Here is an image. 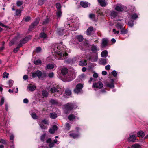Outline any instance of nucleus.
<instances>
[{
  "mask_svg": "<svg viewBox=\"0 0 148 148\" xmlns=\"http://www.w3.org/2000/svg\"><path fill=\"white\" fill-rule=\"evenodd\" d=\"M66 47L62 44H55L53 46L51 51L53 54L52 60L55 59L61 60L65 59L68 54L66 52Z\"/></svg>",
  "mask_w": 148,
  "mask_h": 148,
  "instance_id": "nucleus-1",
  "label": "nucleus"
},
{
  "mask_svg": "<svg viewBox=\"0 0 148 148\" xmlns=\"http://www.w3.org/2000/svg\"><path fill=\"white\" fill-rule=\"evenodd\" d=\"M61 72L62 75L65 76V82L70 81L73 79L75 77V74L74 73H68V69L66 68H63L61 71Z\"/></svg>",
  "mask_w": 148,
  "mask_h": 148,
  "instance_id": "nucleus-2",
  "label": "nucleus"
},
{
  "mask_svg": "<svg viewBox=\"0 0 148 148\" xmlns=\"http://www.w3.org/2000/svg\"><path fill=\"white\" fill-rule=\"evenodd\" d=\"M77 107V105L74 103H67L64 105V112L65 114H68L69 113L70 111L74 108H76Z\"/></svg>",
  "mask_w": 148,
  "mask_h": 148,
  "instance_id": "nucleus-3",
  "label": "nucleus"
},
{
  "mask_svg": "<svg viewBox=\"0 0 148 148\" xmlns=\"http://www.w3.org/2000/svg\"><path fill=\"white\" fill-rule=\"evenodd\" d=\"M39 124L40 127L42 130H45L47 128L46 125H48L49 123L47 120L44 119L42 121L41 123Z\"/></svg>",
  "mask_w": 148,
  "mask_h": 148,
  "instance_id": "nucleus-4",
  "label": "nucleus"
},
{
  "mask_svg": "<svg viewBox=\"0 0 148 148\" xmlns=\"http://www.w3.org/2000/svg\"><path fill=\"white\" fill-rule=\"evenodd\" d=\"M83 87L82 84L79 83L77 84L76 88L74 90V92L77 94L81 93H82V88Z\"/></svg>",
  "mask_w": 148,
  "mask_h": 148,
  "instance_id": "nucleus-5",
  "label": "nucleus"
},
{
  "mask_svg": "<svg viewBox=\"0 0 148 148\" xmlns=\"http://www.w3.org/2000/svg\"><path fill=\"white\" fill-rule=\"evenodd\" d=\"M31 36L30 35L25 37L22 40L20 41L19 47H21L23 44L27 42L31 39Z\"/></svg>",
  "mask_w": 148,
  "mask_h": 148,
  "instance_id": "nucleus-6",
  "label": "nucleus"
},
{
  "mask_svg": "<svg viewBox=\"0 0 148 148\" xmlns=\"http://www.w3.org/2000/svg\"><path fill=\"white\" fill-rule=\"evenodd\" d=\"M47 144L46 147L47 148H52L54 146L52 139L50 138L47 139L46 141Z\"/></svg>",
  "mask_w": 148,
  "mask_h": 148,
  "instance_id": "nucleus-7",
  "label": "nucleus"
},
{
  "mask_svg": "<svg viewBox=\"0 0 148 148\" xmlns=\"http://www.w3.org/2000/svg\"><path fill=\"white\" fill-rule=\"evenodd\" d=\"M103 86V85L101 82H99L97 83H93V87L96 88L100 89Z\"/></svg>",
  "mask_w": 148,
  "mask_h": 148,
  "instance_id": "nucleus-8",
  "label": "nucleus"
},
{
  "mask_svg": "<svg viewBox=\"0 0 148 148\" xmlns=\"http://www.w3.org/2000/svg\"><path fill=\"white\" fill-rule=\"evenodd\" d=\"M42 75V72L39 70H38L35 72L33 73H32V76L34 78H35L37 76L40 78L41 77Z\"/></svg>",
  "mask_w": 148,
  "mask_h": 148,
  "instance_id": "nucleus-9",
  "label": "nucleus"
},
{
  "mask_svg": "<svg viewBox=\"0 0 148 148\" xmlns=\"http://www.w3.org/2000/svg\"><path fill=\"white\" fill-rule=\"evenodd\" d=\"M124 7L121 4H117L115 8V9L118 11L121 12L123 10Z\"/></svg>",
  "mask_w": 148,
  "mask_h": 148,
  "instance_id": "nucleus-10",
  "label": "nucleus"
},
{
  "mask_svg": "<svg viewBox=\"0 0 148 148\" xmlns=\"http://www.w3.org/2000/svg\"><path fill=\"white\" fill-rule=\"evenodd\" d=\"M60 89V87L59 86H57L56 87L53 86L52 88L50 90L51 92L53 93L58 92Z\"/></svg>",
  "mask_w": 148,
  "mask_h": 148,
  "instance_id": "nucleus-11",
  "label": "nucleus"
},
{
  "mask_svg": "<svg viewBox=\"0 0 148 148\" xmlns=\"http://www.w3.org/2000/svg\"><path fill=\"white\" fill-rule=\"evenodd\" d=\"M108 40L106 38H103L102 40L101 47L103 48L107 45Z\"/></svg>",
  "mask_w": 148,
  "mask_h": 148,
  "instance_id": "nucleus-12",
  "label": "nucleus"
},
{
  "mask_svg": "<svg viewBox=\"0 0 148 148\" xmlns=\"http://www.w3.org/2000/svg\"><path fill=\"white\" fill-rule=\"evenodd\" d=\"M136 136L135 135H130L128 138V140L130 142H134L135 141Z\"/></svg>",
  "mask_w": 148,
  "mask_h": 148,
  "instance_id": "nucleus-13",
  "label": "nucleus"
},
{
  "mask_svg": "<svg viewBox=\"0 0 148 148\" xmlns=\"http://www.w3.org/2000/svg\"><path fill=\"white\" fill-rule=\"evenodd\" d=\"M80 5L84 8H86L90 5V4L87 2L82 1L80 2Z\"/></svg>",
  "mask_w": 148,
  "mask_h": 148,
  "instance_id": "nucleus-14",
  "label": "nucleus"
},
{
  "mask_svg": "<svg viewBox=\"0 0 148 148\" xmlns=\"http://www.w3.org/2000/svg\"><path fill=\"white\" fill-rule=\"evenodd\" d=\"M108 62V60L107 59L101 58L99 61V64H101L105 65Z\"/></svg>",
  "mask_w": 148,
  "mask_h": 148,
  "instance_id": "nucleus-15",
  "label": "nucleus"
},
{
  "mask_svg": "<svg viewBox=\"0 0 148 148\" xmlns=\"http://www.w3.org/2000/svg\"><path fill=\"white\" fill-rule=\"evenodd\" d=\"M90 59L92 62H96L98 59L97 54H95V55L92 56Z\"/></svg>",
  "mask_w": 148,
  "mask_h": 148,
  "instance_id": "nucleus-16",
  "label": "nucleus"
},
{
  "mask_svg": "<svg viewBox=\"0 0 148 148\" xmlns=\"http://www.w3.org/2000/svg\"><path fill=\"white\" fill-rule=\"evenodd\" d=\"M49 103L51 105H57L59 103L57 100L51 99L49 101Z\"/></svg>",
  "mask_w": 148,
  "mask_h": 148,
  "instance_id": "nucleus-17",
  "label": "nucleus"
},
{
  "mask_svg": "<svg viewBox=\"0 0 148 148\" xmlns=\"http://www.w3.org/2000/svg\"><path fill=\"white\" fill-rule=\"evenodd\" d=\"M65 94L66 97H68L71 95V92L69 89L67 88L65 90Z\"/></svg>",
  "mask_w": 148,
  "mask_h": 148,
  "instance_id": "nucleus-18",
  "label": "nucleus"
},
{
  "mask_svg": "<svg viewBox=\"0 0 148 148\" xmlns=\"http://www.w3.org/2000/svg\"><path fill=\"white\" fill-rule=\"evenodd\" d=\"M111 16L112 18H115L118 16L117 12L114 11H112L111 13Z\"/></svg>",
  "mask_w": 148,
  "mask_h": 148,
  "instance_id": "nucleus-19",
  "label": "nucleus"
},
{
  "mask_svg": "<svg viewBox=\"0 0 148 148\" xmlns=\"http://www.w3.org/2000/svg\"><path fill=\"white\" fill-rule=\"evenodd\" d=\"M93 29L92 27H90L87 29L86 33L88 35H90Z\"/></svg>",
  "mask_w": 148,
  "mask_h": 148,
  "instance_id": "nucleus-20",
  "label": "nucleus"
},
{
  "mask_svg": "<svg viewBox=\"0 0 148 148\" xmlns=\"http://www.w3.org/2000/svg\"><path fill=\"white\" fill-rule=\"evenodd\" d=\"M27 88L31 91H34L36 88V86L35 85H29Z\"/></svg>",
  "mask_w": 148,
  "mask_h": 148,
  "instance_id": "nucleus-21",
  "label": "nucleus"
},
{
  "mask_svg": "<svg viewBox=\"0 0 148 148\" xmlns=\"http://www.w3.org/2000/svg\"><path fill=\"white\" fill-rule=\"evenodd\" d=\"M116 26L118 29H123L124 28L121 23L117 22Z\"/></svg>",
  "mask_w": 148,
  "mask_h": 148,
  "instance_id": "nucleus-22",
  "label": "nucleus"
},
{
  "mask_svg": "<svg viewBox=\"0 0 148 148\" xmlns=\"http://www.w3.org/2000/svg\"><path fill=\"white\" fill-rule=\"evenodd\" d=\"M55 66H56L55 64H50L46 65V68L49 69H51L54 68Z\"/></svg>",
  "mask_w": 148,
  "mask_h": 148,
  "instance_id": "nucleus-23",
  "label": "nucleus"
},
{
  "mask_svg": "<svg viewBox=\"0 0 148 148\" xmlns=\"http://www.w3.org/2000/svg\"><path fill=\"white\" fill-rule=\"evenodd\" d=\"M75 38L76 40L79 42L82 41L83 40V37L81 35H77L75 37Z\"/></svg>",
  "mask_w": 148,
  "mask_h": 148,
  "instance_id": "nucleus-24",
  "label": "nucleus"
},
{
  "mask_svg": "<svg viewBox=\"0 0 148 148\" xmlns=\"http://www.w3.org/2000/svg\"><path fill=\"white\" fill-rule=\"evenodd\" d=\"M98 1L101 6L105 7L106 6V3L105 0H98Z\"/></svg>",
  "mask_w": 148,
  "mask_h": 148,
  "instance_id": "nucleus-25",
  "label": "nucleus"
},
{
  "mask_svg": "<svg viewBox=\"0 0 148 148\" xmlns=\"http://www.w3.org/2000/svg\"><path fill=\"white\" fill-rule=\"evenodd\" d=\"M87 61L86 60L84 61H80L79 62V65L82 66H86L87 65Z\"/></svg>",
  "mask_w": 148,
  "mask_h": 148,
  "instance_id": "nucleus-26",
  "label": "nucleus"
},
{
  "mask_svg": "<svg viewBox=\"0 0 148 148\" xmlns=\"http://www.w3.org/2000/svg\"><path fill=\"white\" fill-rule=\"evenodd\" d=\"M91 49L92 51L94 52H96L97 51L99 50V49H98L96 45H94L92 46Z\"/></svg>",
  "mask_w": 148,
  "mask_h": 148,
  "instance_id": "nucleus-27",
  "label": "nucleus"
},
{
  "mask_svg": "<svg viewBox=\"0 0 148 148\" xmlns=\"http://www.w3.org/2000/svg\"><path fill=\"white\" fill-rule=\"evenodd\" d=\"M69 135L70 137L74 139L77 138L79 136V134H75L74 133H71Z\"/></svg>",
  "mask_w": 148,
  "mask_h": 148,
  "instance_id": "nucleus-28",
  "label": "nucleus"
},
{
  "mask_svg": "<svg viewBox=\"0 0 148 148\" xmlns=\"http://www.w3.org/2000/svg\"><path fill=\"white\" fill-rule=\"evenodd\" d=\"M108 52L106 50H104L101 53V56L102 57H106L108 56Z\"/></svg>",
  "mask_w": 148,
  "mask_h": 148,
  "instance_id": "nucleus-29",
  "label": "nucleus"
},
{
  "mask_svg": "<svg viewBox=\"0 0 148 148\" xmlns=\"http://www.w3.org/2000/svg\"><path fill=\"white\" fill-rule=\"evenodd\" d=\"M22 11V10L21 9H17L15 12V16H20Z\"/></svg>",
  "mask_w": 148,
  "mask_h": 148,
  "instance_id": "nucleus-30",
  "label": "nucleus"
},
{
  "mask_svg": "<svg viewBox=\"0 0 148 148\" xmlns=\"http://www.w3.org/2000/svg\"><path fill=\"white\" fill-rule=\"evenodd\" d=\"M50 117L52 119H55L57 116V114L54 113H51L49 115Z\"/></svg>",
  "mask_w": 148,
  "mask_h": 148,
  "instance_id": "nucleus-31",
  "label": "nucleus"
},
{
  "mask_svg": "<svg viewBox=\"0 0 148 148\" xmlns=\"http://www.w3.org/2000/svg\"><path fill=\"white\" fill-rule=\"evenodd\" d=\"M57 18H60L62 16V12L61 10L57 11L56 13Z\"/></svg>",
  "mask_w": 148,
  "mask_h": 148,
  "instance_id": "nucleus-32",
  "label": "nucleus"
},
{
  "mask_svg": "<svg viewBox=\"0 0 148 148\" xmlns=\"http://www.w3.org/2000/svg\"><path fill=\"white\" fill-rule=\"evenodd\" d=\"M64 29L62 28L59 29L57 31L59 35H62L64 33Z\"/></svg>",
  "mask_w": 148,
  "mask_h": 148,
  "instance_id": "nucleus-33",
  "label": "nucleus"
},
{
  "mask_svg": "<svg viewBox=\"0 0 148 148\" xmlns=\"http://www.w3.org/2000/svg\"><path fill=\"white\" fill-rule=\"evenodd\" d=\"M137 135L138 137H143L144 136V133L143 131H140L138 132Z\"/></svg>",
  "mask_w": 148,
  "mask_h": 148,
  "instance_id": "nucleus-34",
  "label": "nucleus"
},
{
  "mask_svg": "<svg viewBox=\"0 0 148 148\" xmlns=\"http://www.w3.org/2000/svg\"><path fill=\"white\" fill-rule=\"evenodd\" d=\"M39 20L40 19L39 18H37L36 19V21L32 24L33 25V26L34 27L36 26L38 23L39 21Z\"/></svg>",
  "mask_w": 148,
  "mask_h": 148,
  "instance_id": "nucleus-35",
  "label": "nucleus"
},
{
  "mask_svg": "<svg viewBox=\"0 0 148 148\" xmlns=\"http://www.w3.org/2000/svg\"><path fill=\"white\" fill-rule=\"evenodd\" d=\"M33 62L35 65H39L41 63V61L40 59H37L34 61Z\"/></svg>",
  "mask_w": 148,
  "mask_h": 148,
  "instance_id": "nucleus-36",
  "label": "nucleus"
},
{
  "mask_svg": "<svg viewBox=\"0 0 148 148\" xmlns=\"http://www.w3.org/2000/svg\"><path fill=\"white\" fill-rule=\"evenodd\" d=\"M40 37L41 38H47V36L45 33L42 32L40 34Z\"/></svg>",
  "mask_w": 148,
  "mask_h": 148,
  "instance_id": "nucleus-37",
  "label": "nucleus"
},
{
  "mask_svg": "<svg viewBox=\"0 0 148 148\" xmlns=\"http://www.w3.org/2000/svg\"><path fill=\"white\" fill-rule=\"evenodd\" d=\"M56 6L58 11L61 10V6L60 4L59 3H57L56 4Z\"/></svg>",
  "mask_w": 148,
  "mask_h": 148,
  "instance_id": "nucleus-38",
  "label": "nucleus"
},
{
  "mask_svg": "<svg viewBox=\"0 0 148 148\" xmlns=\"http://www.w3.org/2000/svg\"><path fill=\"white\" fill-rule=\"evenodd\" d=\"M75 118V116L73 114H70L68 116V118L70 120H72Z\"/></svg>",
  "mask_w": 148,
  "mask_h": 148,
  "instance_id": "nucleus-39",
  "label": "nucleus"
},
{
  "mask_svg": "<svg viewBox=\"0 0 148 148\" xmlns=\"http://www.w3.org/2000/svg\"><path fill=\"white\" fill-rule=\"evenodd\" d=\"M106 86L107 87H110L111 88H113L114 87V83H108L106 84Z\"/></svg>",
  "mask_w": 148,
  "mask_h": 148,
  "instance_id": "nucleus-40",
  "label": "nucleus"
},
{
  "mask_svg": "<svg viewBox=\"0 0 148 148\" xmlns=\"http://www.w3.org/2000/svg\"><path fill=\"white\" fill-rule=\"evenodd\" d=\"M95 17V14H90L89 15V17L90 18L93 20H94Z\"/></svg>",
  "mask_w": 148,
  "mask_h": 148,
  "instance_id": "nucleus-41",
  "label": "nucleus"
},
{
  "mask_svg": "<svg viewBox=\"0 0 148 148\" xmlns=\"http://www.w3.org/2000/svg\"><path fill=\"white\" fill-rule=\"evenodd\" d=\"M133 148H140V145L138 144H135L132 145Z\"/></svg>",
  "mask_w": 148,
  "mask_h": 148,
  "instance_id": "nucleus-42",
  "label": "nucleus"
},
{
  "mask_svg": "<svg viewBox=\"0 0 148 148\" xmlns=\"http://www.w3.org/2000/svg\"><path fill=\"white\" fill-rule=\"evenodd\" d=\"M138 17V15L134 13L132 15V18L133 19H136Z\"/></svg>",
  "mask_w": 148,
  "mask_h": 148,
  "instance_id": "nucleus-43",
  "label": "nucleus"
},
{
  "mask_svg": "<svg viewBox=\"0 0 148 148\" xmlns=\"http://www.w3.org/2000/svg\"><path fill=\"white\" fill-rule=\"evenodd\" d=\"M31 19L29 16H27L25 18H23V21H24L25 22H28Z\"/></svg>",
  "mask_w": 148,
  "mask_h": 148,
  "instance_id": "nucleus-44",
  "label": "nucleus"
},
{
  "mask_svg": "<svg viewBox=\"0 0 148 148\" xmlns=\"http://www.w3.org/2000/svg\"><path fill=\"white\" fill-rule=\"evenodd\" d=\"M32 117L34 119H37V116L34 113H32L31 114Z\"/></svg>",
  "mask_w": 148,
  "mask_h": 148,
  "instance_id": "nucleus-45",
  "label": "nucleus"
},
{
  "mask_svg": "<svg viewBox=\"0 0 148 148\" xmlns=\"http://www.w3.org/2000/svg\"><path fill=\"white\" fill-rule=\"evenodd\" d=\"M46 135V134H44L41 136L40 139L42 141H44L45 137Z\"/></svg>",
  "mask_w": 148,
  "mask_h": 148,
  "instance_id": "nucleus-46",
  "label": "nucleus"
},
{
  "mask_svg": "<svg viewBox=\"0 0 148 148\" xmlns=\"http://www.w3.org/2000/svg\"><path fill=\"white\" fill-rule=\"evenodd\" d=\"M19 44L18 45V47L16 48H15L13 51L14 53H16L18 50L19 49L20 47H19Z\"/></svg>",
  "mask_w": 148,
  "mask_h": 148,
  "instance_id": "nucleus-47",
  "label": "nucleus"
},
{
  "mask_svg": "<svg viewBox=\"0 0 148 148\" xmlns=\"http://www.w3.org/2000/svg\"><path fill=\"white\" fill-rule=\"evenodd\" d=\"M13 83H14V81L13 80H9V82H8V84H9V86L10 87L12 86L13 85Z\"/></svg>",
  "mask_w": 148,
  "mask_h": 148,
  "instance_id": "nucleus-48",
  "label": "nucleus"
},
{
  "mask_svg": "<svg viewBox=\"0 0 148 148\" xmlns=\"http://www.w3.org/2000/svg\"><path fill=\"white\" fill-rule=\"evenodd\" d=\"M44 3V0H39L38 2V5H42Z\"/></svg>",
  "mask_w": 148,
  "mask_h": 148,
  "instance_id": "nucleus-49",
  "label": "nucleus"
},
{
  "mask_svg": "<svg viewBox=\"0 0 148 148\" xmlns=\"http://www.w3.org/2000/svg\"><path fill=\"white\" fill-rule=\"evenodd\" d=\"M112 73L114 77H116L117 76V72L115 70L113 71L112 72Z\"/></svg>",
  "mask_w": 148,
  "mask_h": 148,
  "instance_id": "nucleus-50",
  "label": "nucleus"
},
{
  "mask_svg": "<svg viewBox=\"0 0 148 148\" xmlns=\"http://www.w3.org/2000/svg\"><path fill=\"white\" fill-rule=\"evenodd\" d=\"M66 129L68 130H70V126L68 123H66L65 125Z\"/></svg>",
  "mask_w": 148,
  "mask_h": 148,
  "instance_id": "nucleus-51",
  "label": "nucleus"
},
{
  "mask_svg": "<svg viewBox=\"0 0 148 148\" xmlns=\"http://www.w3.org/2000/svg\"><path fill=\"white\" fill-rule=\"evenodd\" d=\"M114 34H116V35H118L119 33V31H116L115 29H113L112 30Z\"/></svg>",
  "mask_w": 148,
  "mask_h": 148,
  "instance_id": "nucleus-52",
  "label": "nucleus"
},
{
  "mask_svg": "<svg viewBox=\"0 0 148 148\" xmlns=\"http://www.w3.org/2000/svg\"><path fill=\"white\" fill-rule=\"evenodd\" d=\"M23 1H17L16 4L18 6H20L23 4Z\"/></svg>",
  "mask_w": 148,
  "mask_h": 148,
  "instance_id": "nucleus-53",
  "label": "nucleus"
},
{
  "mask_svg": "<svg viewBox=\"0 0 148 148\" xmlns=\"http://www.w3.org/2000/svg\"><path fill=\"white\" fill-rule=\"evenodd\" d=\"M4 99L3 97H2L0 100V105H2L4 103Z\"/></svg>",
  "mask_w": 148,
  "mask_h": 148,
  "instance_id": "nucleus-54",
  "label": "nucleus"
},
{
  "mask_svg": "<svg viewBox=\"0 0 148 148\" xmlns=\"http://www.w3.org/2000/svg\"><path fill=\"white\" fill-rule=\"evenodd\" d=\"M42 95L44 97H47L48 96V93L46 91H43L42 92Z\"/></svg>",
  "mask_w": 148,
  "mask_h": 148,
  "instance_id": "nucleus-55",
  "label": "nucleus"
},
{
  "mask_svg": "<svg viewBox=\"0 0 148 148\" xmlns=\"http://www.w3.org/2000/svg\"><path fill=\"white\" fill-rule=\"evenodd\" d=\"M3 77L4 78H7L9 75V74L8 73L5 72L3 74Z\"/></svg>",
  "mask_w": 148,
  "mask_h": 148,
  "instance_id": "nucleus-56",
  "label": "nucleus"
},
{
  "mask_svg": "<svg viewBox=\"0 0 148 148\" xmlns=\"http://www.w3.org/2000/svg\"><path fill=\"white\" fill-rule=\"evenodd\" d=\"M121 34H125L127 33V30H123L121 32Z\"/></svg>",
  "mask_w": 148,
  "mask_h": 148,
  "instance_id": "nucleus-57",
  "label": "nucleus"
},
{
  "mask_svg": "<svg viewBox=\"0 0 148 148\" xmlns=\"http://www.w3.org/2000/svg\"><path fill=\"white\" fill-rule=\"evenodd\" d=\"M54 73L53 72H51L48 74V76L50 78H52L54 76Z\"/></svg>",
  "mask_w": 148,
  "mask_h": 148,
  "instance_id": "nucleus-58",
  "label": "nucleus"
},
{
  "mask_svg": "<svg viewBox=\"0 0 148 148\" xmlns=\"http://www.w3.org/2000/svg\"><path fill=\"white\" fill-rule=\"evenodd\" d=\"M0 143L3 144H6L5 141L2 139H0Z\"/></svg>",
  "mask_w": 148,
  "mask_h": 148,
  "instance_id": "nucleus-59",
  "label": "nucleus"
},
{
  "mask_svg": "<svg viewBox=\"0 0 148 148\" xmlns=\"http://www.w3.org/2000/svg\"><path fill=\"white\" fill-rule=\"evenodd\" d=\"M51 128L52 129V130H53L55 132V131L57 130V127L56 125H54L52 126V128Z\"/></svg>",
  "mask_w": 148,
  "mask_h": 148,
  "instance_id": "nucleus-60",
  "label": "nucleus"
},
{
  "mask_svg": "<svg viewBox=\"0 0 148 148\" xmlns=\"http://www.w3.org/2000/svg\"><path fill=\"white\" fill-rule=\"evenodd\" d=\"M34 26H33V25H32V24L30 26L29 29V30L31 31H32L33 29Z\"/></svg>",
  "mask_w": 148,
  "mask_h": 148,
  "instance_id": "nucleus-61",
  "label": "nucleus"
},
{
  "mask_svg": "<svg viewBox=\"0 0 148 148\" xmlns=\"http://www.w3.org/2000/svg\"><path fill=\"white\" fill-rule=\"evenodd\" d=\"M41 50V48L40 47H38L36 48V51L37 52H40Z\"/></svg>",
  "mask_w": 148,
  "mask_h": 148,
  "instance_id": "nucleus-62",
  "label": "nucleus"
},
{
  "mask_svg": "<svg viewBox=\"0 0 148 148\" xmlns=\"http://www.w3.org/2000/svg\"><path fill=\"white\" fill-rule=\"evenodd\" d=\"M97 13L99 15H103L102 12L100 10H99L97 11Z\"/></svg>",
  "mask_w": 148,
  "mask_h": 148,
  "instance_id": "nucleus-63",
  "label": "nucleus"
},
{
  "mask_svg": "<svg viewBox=\"0 0 148 148\" xmlns=\"http://www.w3.org/2000/svg\"><path fill=\"white\" fill-rule=\"evenodd\" d=\"M49 20L47 18L43 22V24L45 25L47 24L49 22Z\"/></svg>",
  "mask_w": 148,
  "mask_h": 148,
  "instance_id": "nucleus-64",
  "label": "nucleus"
}]
</instances>
